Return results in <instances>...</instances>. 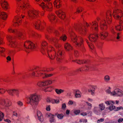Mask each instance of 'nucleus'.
I'll return each instance as SVG.
<instances>
[{
  "label": "nucleus",
  "instance_id": "nucleus-8",
  "mask_svg": "<svg viewBox=\"0 0 123 123\" xmlns=\"http://www.w3.org/2000/svg\"><path fill=\"white\" fill-rule=\"evenodd\" d=\"M21 45L25 47V50L28 52H29L31 50H34L36 47L34 43L29 41L24 42Z\"/></svg>",
  "mask_w": 123,
  "mask_h": 123
},
{
  "label": "nucleus",
  "instance_id": "nucleus-11",
  "mask_svg": "<svg viewBox=\"0 0 123 123\" xmlns=\"http://www.w3.org/2000/svg\"><path fill=\"white\" fill-rule=\"evenodd\" d=\"M8 31L10 32H12L16 34L18 36V39L22 40L23 39L24 35L21 32L18 31L16 30L13 29L12 28H10L8 29Z\"/></svg>",
  "mask_w": 123,
  "mask_h": 123
},
{
  "label": "nucleus",
  "instance_id": "nucleus-37",
  "mask_svg": "<svg viewBox=\"0 0 123 123\" xmlns=\"http://www.w3.org/2000/svg\"><path fill=\"white\" fill-rule=\"evenodd\" d=\"M80 92L78 90L75 91V97L76 98H79L81 97Z\"/></svg>",
  "mask_w": 123,
  "mask_h": 123
},
{
  "label": "nucleus",
  "instance_id": "nucleus-20",
  "mask_svg": "<svg viewBox=\"0 0 123 123\" xmlns=\"http://www.w3.org/2000/svg\"><path fill=\"white\" fill-rule=\"evenodd\" d=\"M56 13L60 18L62 19H63L65 18V13L62 11L61 10L58 11H57Z\"/></svg>",
  "mask_w": 123,
  "mask_h": 123
},
{
  "label": "nucleus",
  "instance_id": "nucleus-38",
  "mask_svg": "<svg viewBox=\"0 0 123 123\" xmlns=\"http://www.w3.org/2000/svg\"><path fill=\"white\" fill-rule=\"evenodd\" d=\"M52 4L50 3H47L46 5L45 6L44 5V3H43L42 4V5H41V6L42 7V8H43L44 7H47L48 8H49V7H50V8L51 7V6Z\"/></svg>",
  "mask_w": 123,
  "mask_h": 123
},
{
  "label": "nucleus",
  "instance_id": "nucleus-33",
  "mask_svg": "<svg viewBox=\"0 0 123 123\" xmlns=\"http://www.w3.org/2000/svg\"><path fill=\"white\" fill-rule=\"evenodd\" d=\"M48 17L49 19L51 22H53V21L55 20V16L52 14H49L48 16Z\"/></svg>",
  "mask_w": 123,
  "mask_h": 123
},
{
  "label": "nucleus",
  "instance_id": "nucleus-6",
  "mask_svg": "<svg viewBox=\"0 0 123 123\" xmlns=\"http://www.w3.org/2000/svg\"><path fill=\"white\" fill-rule=\"evenodd\" d=\"M122 14L121 11L117 8L114 10L113 12V16L114 18L119 21V25H117L115 26L116 29L118 31H121L123 29V27L121 25L123 23V20Z\"/></svg>",
  "mask_w": 123,
  "mask_h": 123
},
{
  "label": "nucleus",
  "instance_id": "nucleus-3",
  "mask_svg": "<svg viewBox=\"0 0 123 123\" xmlns=\"http://www.w3.org/2000/svg\"><path fill=\"white\" fill-rule=\"evenodd\" d=\"M97 20L98 23L100 25V27L102 30H103L104 31L100 34V36L102 39H104L107 37L108 36L107 32L105 31L107 28L111 23V14L110 12H107L106 15V18L105 19L101 20L99 17L97 18Z\"/></svg>",
  "mask_w": 123,
  "mask_h": 123
},
{
  "label": "nucleus",
  "instance_id": "nucleus-30",
  "mask_svg": "<svg viewBox=\"0 0 123 123\" xmlns=\"http://www.w3.org/2000/svg\"><path fill=\"white\" fill-rule=\"evenodd\" d=\"M73 62H76L77 63L81 64L82 63H85V64H88V60H84L83 61H81L80 60H73Z\"/></svg>",
  "mask_w": 123,
  "mask_h": 123
},
{
  "label": "nucleus",
  "instance_id": "nucleus-23",
  "mask_svg": "<svg viewBox=\"0 0 123 123\" xmlns=\"http://www.w3.org/2000/svg\"><path fill=\"white\" fill-rule=\"evenodd\" d=\"M21 18L20 17L15 16L14 19V22L15 23L14 26H16L18 25H19V23H20L21 20Z\"/></svg>",
  "mask_w": 123,
  "mask_h": 123
},
{
  "label": "nucleus",
  "instance_id": "nucleus-63",
  "mask_svg": "<svg viewBox=\"0 0 123 123\" xmlns=\"http://www.w3.org/2000/svg\"><path fill=\"white\" fill-rule=\"evenodd\" d=\"M106 92L107 93H108L109 94H110V93L111 94V92L110 91L109 89L107 90H106Z\"/></svg>",
  "mask_w": 123,
  "mask_h": 123
},
{
  "label": "nucleus",
  "instance_id": "nucleus-59",
  "mask_svg": "<svg viewBox=\"0 0 123 123\" xmlns=\"http://www.w3.org/2000/svg\"><path fill=\"white\" fill-rule=\"evenodd\" d=\"M87 113L86 112H82V113H81L80 114L81 115H82L83 116H85L86 115Z\"/></svg>",
  "mask_w": 123,
  "mask_h": 123
},
{
  "label": "nucleus",
  "instance_id": "nucleus-41",
  "mask_svg": "<svg viewBox=\"0 0 123 123\" xmlns=\"http://www.w3.org/2000/svg\"><path fill=\"white\" fill-rule=\"evenodd\" d=\"M51 88V87H48L47 86H44V87L43 88V90L45 92H46L47 91H50V89Z\"/></svg>",
  "mask_w": 123,
  "mask_h": 123
},
{
  "label": "nucleus",
  "instance_id": "nucleus-35",
  "mask_svg": "<svg viewBox=\"0 0 123 123\" xmlns=\"http://www.w3.org/2000/svg\"><path fill=\"white\" fill-rule=\"evenodd\" d=\"M55 90L56 93L58 94H60L64 91V90L61 89H55Z\"/></svg>",
  "mask_w": 123,
  "mask_h": 123
},
{
  "label": "nucleus",
  "instance_id": "nucleus-50",
  "mask_svg": "<svg viewBox=\"0 0 123 123\" xmlns=\"http://www.w3.org/2000/svg\"><path fill=\"white\" fill-rule=\"evenodd\" d=\"M80 112V111L79 110H76L74 111V113L76 115H78L79 114Z\"/></svg>",
  "mask_w": 123,
  "mask_h": 123
},
{
  "label": "nucleus",
  "instance_id": "nucleus-12",
  "mask_svg": "<svg viewBox=\"0 0 123 123\" xmlns=\"http://www.w3.org/2000/svg\"><path fill=\"white\" fill-rule=\"evenodd\" d=\"M105 103L107 105H111L109 108V109L111 111L113 110H114V111H118L120 109H123V107L122 106L118 107H115V106L113 105L114 104L113 102L112 101H105Z\"/></svg>",
  "mask_w": 123,
  "mask_h": 123
},
{
  "label": "nucleus",
  "instance_id": "nucleus-49",
  "mask_svg": "<svg viewBox=\"0 0 123 123\" xmlns=\"http://www.w3.org/2000/svg\"><path fill=\"white\" fill-rule=\"evenodd\" d=\"M104 120V118H101L99 119L97 121V122L98 123H100L101 122H103Z\"/></svg>",
  "mask_w": 123,
  "mask_h": 123
},
{
  "label": "nucleus",
  "instance_id": "nucleus-45",
  "mask_svg": "<svg viewBox=\"0 0 123 123\" xmlns=\"http://www.w3.org/2000/svg\"><path fill=\"white\" fill-rule=\"evenodd\" d=\"M63 116L64 115L62 114H58L57 116V117L60 119H62Z\"/></svg>",
  "mask_w": 123,
  "mask_h": 123
},
{
  "label": "nucleus",
  "instance_id": "nucleus-7",
  "mask_svg": "<svg viewBox=\"0 0 123 123\" xmlns=\"http://www.w3.org/2000/svg\"><path fill=\"white\" fill-rule=\"evenodd\" d=\"M28 104H30L33 109H35L40 100V97L39 95L36 93L31 95L27 98Z\"/></svg>",
  "mask_w": 123,
  "mask_h": 123
},
{
  "label": "nucleus",
  "instance_id": "nucleus-17",
  "mask_svg": "<svg viewBox=\"0 0 123 123\" xmlns=\"http://www.w3.org/2000/svg\"><path fill=\"white\" fill-rule=\"evenodd\" d=\"M111 94L113 96H120L123 95V92L121 90L119 89H116L113 92L111 93Z\"/></svg>",
  "mask_w": 123,
  "mask_h": 123
},
{
  "label": "nucleus",
  "instance_id": "nucleus-64",
  "mask_svg": "<svg viewBox=\"0 0 123 123\" xmlns=\"http://www.w3.org/2000/svg\"><path fill=\"white\" fill-rule=\"evenodd\" d=\"M67 96L68 97H70L71 96V93L69 92H68L67 93Z\"/></svg>",
  "mask_w": 123,
  "mask_h": 123
},
{
  "label": "nucleus",
  "instance_id": "nucleus-57",
  "mask_svg": "<svg viewBox=\"0 0 123 123\" xmlns=\"http://www.w3.org/2000/svg\"><path fill=\"white\" fill-rule=\"evenodd\" d=\"M66 107V105L64 103L62 105V108L64 110Z\"/></svg>",
  "mask_w": 123,
  "mask_h": 123
},
{
  "label": "nucleus",
  "instance_id": "nucleus-1",
  "mask_svg": "<svg viewBox=\"0 0 123 123\" xmlns=\"http://www.w3.org/2000/svg\"><path fill=\"white\" fill-rule=\"evenodd\" d=\"M46 37L47 39L49 40L51 43L54 45L56 48H59L57 51L56 52L54 48L51 47H48L47 43L45 41H43L41 43V51L43 54L48 55L50 60L51 63L53 64V62L52 60L54 59H56L57 62H61L63 58V53L60 50V46L58 43V39L55 38H51L46 35Z\"/></svg>",
  "mask_w": 123,
  "mask_h": 123
},
{
  "label": "nucleus",
  "instance_id": "nucleus-26",
  "mask_svg": "<svg viewBox=\"0 0 123 123\" xmlns=\"http://www.w3.org/2000/svg\"><path fill=\"white\" fill-rule=\"evenodd\" d=\"M0 3L2 7V8H7L9 7V5L7 2L5 1V0H0Z\"/></svg>",
  "mask_w": 123,
  "mask_h": 123
},
{
  "label": "nucleus",
  "instance_id": "nucleus-10",
  "mask_svg": "<svg viewBox=\"0 0 123 123\" xmlns=\"http://www.w3.org/2000/svg\"><path fill=\"white\" fill-rule=\"evenodd\" d=\"M64 47L66 50L68 52L70 55H71L73 53L76 57L78 56V53L77 51L74 50L72 47L68 43H66L64 44Z\"/></svg>",
  "mask_w": 123,
  "mask_h": 123
},
{
  "label": "nucleus",
  "instance_id": "nucleus-9",
  "mask_svg": "<svg viewBox=\"0 0 123 123\" xmlns=\"http://www.w3.org/2000/svg\"><path fill=\"white\" fill-rule=\"evenodd\" d=\"M7 38L9 41V45L11 47L16 48L17 51L20 50L19 46L17 44V43L15 42V37H12L11 36H7Z\"/></svg>",
  "mask_w": 123,
  "mask_h": 123
},
{
  "label": "nucleus",
  "instance_id": "nucleus-31",
  "mask_svg": "<svg viewBox=\"0 0 123 123\" xmlns=\"http://www.w3.org/2000/svg\"><path fill=\"white\" fill-rule=\"evenodd\" d=\"M93 111L94 113L97 115H98L99 112L101 111L99 107H94V108L93 109Z\"/></svg>",
  "mask_w": 123,
  "mask_h": 123
},
{
  "label": "nucleus",
  "instance_id": "nucleus-43",
  "mask_svg": "<svg viewBox=\"0 0 123 123\" xmlns=\"http://www.w3.org/2000/svg\"><path fill=\"white\" fill-rule=\"evenodd\" d=\"M86 42L90 48L91 49H92L94 48V46L93 45V44L90 43L87 41Z\"/></svg>",
  "mask_w": 123,
  "mask_h": 123
},
{
  "label": "nucleus",
  "instance_id": "nucleus-52",
  "mask_svg": "<svg viewBox=\"0 0 123 123\" xmlns=\"http://www.w3.org/2000/svg\"><path fill=\"white\" fill-rule=\"evenodd\" d=\"M10 54L12 55H14L16 53V51L14 50H11L10 51Z\"/></svg>",
  "mask_w": 123,
  "mask_h": 123
},
{
  "label": "nucleus",
  "instance_id": "nucleus-5",
  "mask_svg": "<svg viewBox=\"0 0 123 123\" xmlns=\"http://www.w3.org/2000/svg\"><path fill=\"white\" fill-rule=\"evenodd\" d=\"M73 29H70L69 31V35L72 41L77 46L80 47L81 50L84 52L85 49L83 47V39L80 37L77 38V36L73 31Z\"/></svg>",
  "mask_w": 123,
  "mask_h": 123
},
{
  "label": "nucleus",
  "instance_id": "nucleus-18",
  "mask_svg": "<svg viewBox=\"0 0 123 123\" xmlns=\"http://www.w3.org/2000/svg\"><path fill=\"white\" fill-rule=\"evenodd\" d=\"M52 82V81L50 80L40 81L37 83V85L40 87H43L48 85L49 84H51Z\"/></svg>",
  "mask_w": 123,
  "mask_h": 123
},
{
  "label": "nucleus",
  "instance_id": "nucleus-15",
  "mask_svg": "<svg viewBox=\"0 0 123 123\" xmlns=\"http://www.w3.org/2000/svg\"><path fill=\"white\" fill-rule=\"evenodd\" d=\"M28 17L30 19L31 18H33L35 16H37L38 14V12L34 10V9H32L31 10L27 12Z\"/></svg>",
  "mask_w": 123,
  "mask_h": 123
},
{
  "label": "nucleus",
  "instance_id": "nucleus-61",
  "mask_svg": "<svg viewBox=\"0 0 123 123\" xmlns=\"http://www.w3.org/2000/svg\"><path fill=\"white\" fill-rule=\"evenodd\" d=\"M6 59L7 61H10L11 60V58L10 56H8L6 57Z\"/></svg>",
  "mask_w": 123,
  "mask_h": 123
},
{
  "label": "nucleus",
  "instance_id": "nucleus-34",
  "mask_svg": "<svg viewBox=\"0 0 123 123\" xmlns=\"http://www.w3.org/2000/svg\"><path fill=\"white\" fill-rule=\"evenodd\" d=\"M112 32L115 35V37L117 39H118L121 37L120 33H116L113 30H112Z\"/></svg>",
  "mask_w": 123,
  "mask_h": 123
},
{
  "label": "nucleus",
  "instance_id": "nucleus-29",
  "mask_svg": "<svg viewBox=\"0 0 123 123\" xmlns=\"http://www.w3.org/2000/svg\"><path fill=\"white\" fill-rule=\"evenodd\" d=\"M97 88V86H91V88L90 89H89L88 92L91 93L92 95H94V91L95 89Z\"/></svg>",
  "mask_w": 123,
  "mask_h": 123
},
{
  "label": "nucleus",
  "instance_id": "nucleus-53",
  "mask_svg": "<svg viewBox=\"0 0 123 123\" xmlns=\"http://www.w3.org/2000/svg\"><path fill=\"white\" fill-rule=\"evenodd\" d=\"M2 80L6 82H7L9 81V80L7 78H3L2 79Z\"/></svg>",
  "mask_w": 123,
  "mask_h": 123
},
{
  "label": "nucleus",
  "instance_id": "nucleus-4",
  "mask_svg": "<svg viewBox=\"0 0 123 123\" xmlns=\"http://www.w3.org/2000/svg\"><path fill=\"white\" fill-rule=\"evenodd\" d=\"M51 70V69L49 68H41L37 67L31 71V76L33 77L41 76L43 78L50 77L53 75V74H47V72Z\"/></svg>",
  "mask_w": 123,
  "mask_h": 123
},
{
  "label": "nucleus",
  "instance_id": "nucleus-22",
  "mask_svg": "<svg viewBox=\"0 0 123 123\" xmlns=\"http://www.w3.org/2000/svg\"><path fill=\"white\" fill-rule=\"evenodd\" d=\"M54 115L51 113H48L46 114V116L48 117H50L49 121L50 123L54 122H55V119L54 117Z\"/></svg>",
  "mask_w": 123,
  "mask_h": 123
},
{
  "label": "nucleus",
  "instance_id": "nucleus-36",
  "mask_svg": "<svg viewBox=\"0 0 123 123\" xmlns=\"http://www.w3.org/2000/svg\"><path fill=\"white\" fill-rule=\"evenodd\" d=\"M60 2V0H56L54 2L55 6L56 7H57L58 6H59V7H61Z\"/></svg>",
  "mask_w": 123,
  "mask_h": 123
},
{
  "label": "nucleus",
  "instance_id": "nucleus-13",
  "mask_svg": "<svg viewBox=\"0 0 123 123\" xmlns=\"http://www.w3.org/2000/svg\"><path fill=\"white\" fill-rule=\"evenodd\" d=\"M90 68L91 70H93V67H89V66L86 65L85 67H83L77 69L75 72H74V73L72 74V75H74L76 74V73L79 72V71L81 72L82 71L88 70Z\"/></svg>",
  "mask_w": 123,
  "mask_h": 123
},
{
  "label": "nucleus",
  "instance_id": "nucleus-48",
  "mask_svg": "<svg viewBox=\"0 0 123 123\" xmlns=\"http://www.w3.org/2000/svg\"><path fill=\"white\" fill-rule=\"evenodd\" d=\"M21 76L22 78H25L28 76V75L25 73L22 74Z\"/></svg>",
  "mask_w": 123,
  "mask_h": 123
},
{
  "label": "nucleus",
  "instance_id": "nucleus-14",
  "mask_svg": "<svg viewBox=\"0 0 123 123\" xmlns=\"http://www.w3.org/2000/svg\"><path fill=\"white\" fill-rule=\"evenodd\" d=\"M6 91L11 96H13L15 95L18 97L19 96V91L17 89L9 90H6Z\"/></svg>",
  "mask_w": 123,
  "mask_h": 123
},
{
  "label": "nucleus",
  "instance_id": "nucleus-58",
  "mask_svg": "<svg viewBox=\"0 0 123 123\" xmlns=\"http://www.w3.org/2000/svg\"><path fill=\"white\" fill-rule=\"evenodd\" d=\"M123 121V118H119L118 120V122L119 123H121Z\"/></svg>",
  "mask_w": 123,
  "mask_h": 123
},
{
  "label": "nucleus",
  "instance_id": "nucleus-42",
  "mask_svg": "<svg viewBox=\"0 0 123 123\" xmlns=\"http://www.w3.org/2000/svg\"><path fill=\"white\" fill-rule=\"evenodd\" d=\"M4 116V113L0 111V121H2Z\"/></svg>",
  "mask_w": 123,
  "mask_h": 123
},
{
  "label": "nucleus",
  "instance_id": "nucleus-40",
  "mask_svg": "<svg viewBox=\"0 0 123 123\" xmlns=\"http://www.w3.org/2000/svg\"><path fill=\"white\" fill-rule=\"evenodd\" d=\"M99 108L100 109L101 111H102L105 108V106L103 104L101 103L99 105Z\"/></svg>",
  "mask_w": 123,
  "mask_h": 123
},
{
  "label": "nucleus",
  "instance_id": "nucleus-51",
  "mask_svg": "<svg viewBox=\"0 0 123 123\" xmlns=\"http://www.w3.org/2000/svg\"><path fill=\"white\" fill-rule=\"evenodd\" d=\"M5 92V90L3 89L0 88V93L3 94Z\"/></svg>",
  "mask_w": 123,
  "mask_h": 123
},
{
  "label": "nucleus",
  "instance_id": "nucleus-24",
  "mask_svg": "<svg viewBox=\"0 0 123 123\" xmlns=\"http://www.w3.org/2000/svg\"><path fill=\"white\" fill-rule=\"evenodd\" d=\"M49 103H51L52 104L58 103L59 102L58 100H55L50 98H48L46 100Z\"/></svg>",
  "mask_w": 123,
  "mask_h": 123
},
{
  "label": "nucleus",
  "instance_id": "nucleus-44",
  "mask_svg": "<svg viewBox=\"0 0 123 123\" xmlns=\"http://www.w3.org/2000/svg\"><path fill=\"white\" fill-rule=\"evenodd\" d=\"M17 104L20 107H21L23 105V103L20 101H18L17 102Z\"/></svg>",
  "mask_w": 123,
  "mask_h": 123
},
{
  "label": "nucleus",
  "instance_id": "nucleus-28",
  "mask_svg": "<svg viewBox=\"0 0 123 123\" xmlns=\"http://www.w3.org/2000/svg\"><path fill=\"white\" fill-rule=\"evenodd\" d=\"M7 17V15L4 12H2L0 11V18L3 20H6Z\"/></svg>",
  "mask_w": 123,
  "mask_h": 123
},
{
  "label": "nucleus",
  "instance_id": "nucleus-25",
  "mask_svg": "<svg viewBox=\"0 0 123 123\" xmlns=\"http://www.w3.org/2000/svg\"><path fill=\"white\" fill-rule=\"evenodd\" d=\"M2 39L0 37V45L2 43ZM5 49L3 47H0V55L1 56H4V52Z\"/></svg>",
  "mask_w": 123,
  "mask_h": 123
},
{
  "label": "nucleus",
  "instance_id": "nucleus-32",
  "mask_svg": "<svg viewBox=\"0 0 123 123\" xmlns=\"http://www.w3.org/2000/svg\"><path fill=\"white\" fill-rule=\"evenodd\" d=\"M29 34L31 36L34 37H39L40 35L39 34L35 33L32 31H31L29 32Z\"/></svg>",
  "mask_w": 123,
  "mask_h": 123
},
{
  "label": "nucleus",
  "instance_id": "nucleus-46",
  "mask_svg": "<svg viewBox=\"0 0 123 123\" xmlns=\"http://www.w3.org/2000/svg\"><path fill=\"white\" fill-rule=\"evenodd\" d=\"M86 103L87 104V105L88 106V109L89 110H91L92 107V105L91 104L88 103V102H86Z\"/></svg>",
  "mask_w": 123,
  "mask_h": 123
},
{
  "label": "nucleus",
  "instance_id": "nucleus-47",
  "mask_svg": "<svg viewBox=\"0 0 123 123\" xmlns=\"http://www.w3.org/2000/svg\"><path fill=\"white\" fill-rule=\"evenodd\" d=\"M68 103L69 105H72V104H73L74 105H76V103L74 101H72L71 100H70L69 101Z\"/></svg>",
  "mask_w": 123,
  "mask_h": 123
},
{
  "label": "nucleus",
  "instance_id": "nucleus-21",
  "mask_svg": "<svg viewBox=\"0 0 123 123\" xmlns=\"http://www.w3.org/2000/svg\"><path fill=\"white\" fill-rule=\"evenodd\" d=\"M40 21L39 20L35 22V23L34 24V25L35 28L37 29H41V28L42 29L44 28V27L42 24L40 26Z\"/></svg>",
  "mask_w": 123,
  "mask_h": 123
},
{
  "label": "nucleus",
  "instance_id": "nucleus-27",
  "mask_svg": "<svg viewBox=\"0 0 123 123\" xmlns=\"http://www.w3.org/2000/svg\"><path fill=\"white\" fill-rule=\"evenodd\" d=\"M37 114L38 119L41 122L43 121V117L41 112L39 111H37Z\"/></svg>",
  "mask_w": 123,
  "mask_h": 123
},
{
  "label": "nucleus",
  "instance_id": "nucleus-19",
  "mask_svg": "<svg viewBox=\"0 0 123 123\" xmlns=\"http://www.w3.org/2000/svg\"><path fill=\"white\" fill-rule=\"evenodd\" d=\"M59 31L60 30L58 31L56 30H55L54 31L55 34L56 36L60 37L59 38H60L61 39H62L64 41L66 40L67 38L66 36L64 35L61 36V33Z\"/></svg>",
  "mask_w": 123,
  "mask_h": 123
},
{
  "label": "nucleus",
  "instance_id": "nucleus-16",
  "mask_svg": "<svg viewBox=\"0 0 123 123\" xmlns=\"http://www.w3.org/2000/svg\"><path fill=\"white\" fill-rule=\"evenodd\" d=\"M11 102L9 100L7 99L6 101L4 99H2L0 101V105L8 107L11 105Z\"/></svg>",
  "mask_w": 123,
  "mask_h": 123
},
{
  "label": "nucleus",
  "instance_id": "nucleus-55",
  "mask_svg": "<svg viewBox=\"0 0 123 123\" xmlns=\"http://www.w3.org/2000/svg\"><path fill=\"white\" fill-rule=\"evenodd\" d=\"M80 122H83V123H86L87 122V120L86 119H82L80 120Z\"/></svg>",
  "mask_w": 123,
  "mask_h": 123
},
{
  "label": "nucleus",
  "instance_id": "nucleus-62",
  "mask_svg": "<svg viewBox=\"0 0 123 123\" xmlns=\"http://www.w3.org/2000/svg\"><path fill=\"white\" fill-rule=\"evenodd\" d=\"M5 121L6 122H7L9 123H10L11 122L10 120H9L8 119H7L5 120Z\"/></svg>",
  "mask_w": 123,
  "mask_h": 123
},
{
  "label": "nucleus",
  "instance_id": "nucleus-60",
  "mask_svg": "<svg viewBox=\"0 0 123 123\" xmlns=\"http://www.w3.org/2000/svg\"><path fill=\"white\" fill-rule=\"evenodd\" d=\"M13 115L14 116H16V117H18V114L16 112H13Z\"/></svg>",
  "mask_w": 123,
  "mask_h": 123
},
{
  "label": "nucleus",
  "instance_id": "nucleus-54",
  "mask_svg": "<svg viewBox=\"0 0 123 123\" xmlns=\"http://www.w3.org/2000/svg\"><path fill=\"white\" fill-rule=\"evenodd\" d=\"M46 29L47 30V31L49 32H50L52 30L51 28L49 27H46Z\"/></svg>",
  "mask_w": 123,
  "mask_h": 123
},
{
  "label": "nucleus",
  "instance_id": "nucleus-39",
  "mask_svg": "<svg viewBox=\"0 0 123 123\" xmlns=\"http://www.w3.org/2000/svg\"><path fill=\"white\" fill-rule=\"evenodd\" d=\"M105 81L106 82H108L110 80V77L108 75H106L104 77Z\"/></svg>",
  "mask_w": 123,
  "mask_h": 123
},
{
  "label": "nucleus",
  "instance_id": "nucleus-2",
  "mask_svg": "<svg viewBox=\"0 0 123 123\" xmlns=\"http://www.w3.org/2000/svg\"><path fill=\"white\" fill-rule=\"evenodd\" d=\"M85 25L83 26L81 25H75L74 28L80 33L85 34L86 31V26H90L92 29L94 30L95 31L94 32L93 34H91L89 36V39L90 41L93 42H95L98 37L97 32L98 27L97 23L96 21H95L92 22V23H90V24H88L87 23H86Z\"/></svg>",
  "mask_w": 123,
  "mask_h": 123
},
{
  "label": "nucleus",
  "instance_id": "nucleus-56",
  "mask_svg": "<svg viewBox=\"0 0 123 123\" xmlns=\"http://www.w3.org/2000/svg\"><path fill=\"white\" fill-rule=\"evenodd\" d=\"M50 105H48L46 107V110L48 111H49L50 110Z\"/></svg>",
  "mask_w": 123,
  "mask_h": 123
}]
</instances>
